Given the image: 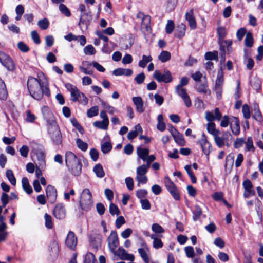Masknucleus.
Returning <instances> with one entry per match:
<instances>
[{"mask_svg": "<svg viewBox=\"0 0 263 263\" xmlns=\"http://www.w3.org/2000/svg\"><path fill=\"white\" fill-rule=\"evenodd\" d=\"M217 33L219 36V40H222L224 39L227 34L226 29L223 27H218L217 29Z\"/></svg>", "mask_w": 263, "mask_h": 263, "instance_id": "obj_58", "label": "nucleus"}, {"mask_svg": "<svg viewBox=\"0 0 263 263\" xmlns=\"http://www.w3.org/2000/svg\"><path fill=\"white\" fill-rule=\"evenodd\" d=\"M171 53L167 51H163L158 57V59L162 62L164 63L171 59Z\"/></svg>", "mask_w": 263, "mask_h": 263, "instance_id": "obj_36", "label": "nucleus"}, {"mask_svg": "<svg viewBox=\"0 0 263 263\" xmlns=\"http://www.w3.org/2000/svg\"><path fill=\"white\" fill-rule=\"evenodd\" d=\"M80 204L81 208L86 211L89 210L92 206V195L88 189L83 190L80 200Z\"/></svg>", "mask_w": 263, "mask_h": 263, "instance_id": "obj_3", "label": "nucleus"}, {"mask_svg": "<svg viewBox=\"0 0 263 263\" xmlns=\"http://www.w3.org/2000/svg\"><path fill=\"white\" fill-rule=\"evenodd\" d=\"M204 58L205 60H218V52H207L205 53L204 55Z\"/></svg>", "mask_w": 263, "mask_h": 263, "instance_id": "obj_48", "label": "nucleus"}, {"mask_svg": "<svg viewBox=\"0 0 263 263\" xmlns=\"http://www.w3.org/2000/svg\"><path fill=\"white\" fill-rule=\"evenodd\" d=\"M79 161L76 156L71 152H67L65 154V162L67 166L71 165Z\"/></svg>", "mask_w": 263, "mask_h": 263, "instance_id": "obj_21", "label": "nucleus"}, {"mask_svg": "<svg viewBox=\"0 0 263 263\" xmlns=\"http://www.w3.org/2000/svg\"><path fill=\"white\" fill-rule=\"evenodd\" d=\"M27 88L30 95L37 100H41L44 93L47 96L50 95L47 81L43 73L38 74V79L29 77L27 81Z\"/></svg>", "mask_w": 263, "mask_h": 263, "instance_id": "obj_1", "label": "nucleus"}, {"mask_svg": "<svg viewBox=\"0 0 263 263\" xmlns=\"http://www.w3.org/2000/svg\"><path fill=\"white\" fill-rule=\"evenodd\" d=\"M242 112L243 116L246 119H249L250 118V111L248 105L244 104L242 106Z\"/></svg>", "mask_w": 263, "mask_h": 263, "instance_id": "obj_56", "label": "nucleus"}, {"mask_svg": "<svg viewBox=\"0 0 263 263\" xmlns=\"http://www.w3.org/2000/svg\"><path fill=\"white\" fill-rule=\"evenodd\" d=\"M243 186L245 189L243 196L245 198H249L255 194V191L252 189L253 185L250 180L246 179L243 182Z\"/></svg>", "mask_w": 263, "mask_h": 263, "instance_id": "obj_15", "label": "nucleus"}, {"mask_svg": "<svg viewBox=\"0 0 263 263\" xmlns=\"http://www.w3.org/2000/svg\"><path fill=\"white\" fill-rule=\"evenodd\" d=\"M230 128L233 134L237 136L240 133L239 121L237 118L233 117L232 121L230 124Z\"/></svg>", "mask_w": 263, "mask_h": 263, "instance_id": "obj_19", "label": "nucleus"}, {"mask_svg": "<svg viewBox=\"0 0 263 263\" xmlns=\"http://www.w3.org/2000/svg\"><path fill=\"white\" fill-rule=\"evenodd\" d=\"M81 92L78 88H76L71 93V100L73 102H76L79 100V98L81 94Z\"/></svg>", "mask_w": 263, "mask_h": 263, "instance_id": "obj_42", "label": "nucleus"}, {"mask_svg": "<svg viewBox=\"0 0 263 263\" xmlns=\"http://www.w3.org/2000/svg\"><path fill=\"white\" fill-rule=\"evenodd\" d=\"M152 230L157 234H161L165 232L164 229L158 223H154L152 224Z\"/></svg>", "mask_w": 263, "mask_h": 263, "instance_id": "obj_43", "label": "nucleus"}, {"mask_svg": "<svg viewBox=\"0 0 263 263\" xmlns=\"http://www.w3.org/2000/svg\"><path fill=\"white\" fill-rule=\"evenodd\" d=\"M98 107L97 106L91 107L87 110V116L89 118H92L94 116L98 115Z\"/></svg>", "mask_w": 263, "mask_h": 263, "instance_id": "obj_52", "label": "nucleus"}, {"mask_svg": "<svg viewBox=\"0 0 263 263\" xmlns=\"http://www.w3.org/2000/svg\"><path fill=\"white\" fill-rule=\"evenodd\" d=\"M116 256H118L121 260L133 261L135 259L134 255L129 254L122 247H120L117 250L112 252Z\"/></svg>", "mask_w": 263, "mask_h": 263, "instance_id": "obj_9", "label": "nucleus"}, {"mask_svg": "<svg viewBox=\"0 0 263 263\" xmlns=\"http://www.w3.org/2000/svg\"><path fill=\"white\" fill-rule=\"evenodd\" d=\"M54 217L58 219H63L66 215V211L62 204H58L54 208L53 211Z\"/></svg>", "mask_w": 263, "mask_h": 263, "instance_id": "obj_16", "label": "nucleus"}, {"mask_svg": "<svg viewBox=\"0 0 263 263\" xmlns=\"http://www.w3.org/2000/svg\"><path fill=\"white\" fill-rule=\"evenodd\" d=\"M150 23H151V17L149 15H145V17L142 20L141 24L142 26L144 27L147 31H148L150 28Z\"/></svg>", "mask_w": 263, "mask_h": 263, "instance_id": "obj_50", "label": "nucleus"}, {"mask_svg": "<svg viewBox=\"0 0 263 263\" xmlns=\"http://www.w3.org/2000/svg\"><path fill=\"white\" fill-rule=\"evenodd\" d=\"M96 259L95 255L91 253L86 254L85 263H95Z\"/></svg>", "mask_w": 263, "mask_h": 263, "instance_id": "obj_64", "label": "nucleus"}, {"mask_svg": "<svg viewBox=\"0 0 263 263\" xmlns=\"http://www.w3.org/2000/svg\"><path fill=\"white\" fill-rule=\"evenodd\" d=\"M175 142L181 146L185 144V141L183 139V136L179 132H177L173 136Z\"/></svg>", "mask_w": 263, "mask_h": 263, "instance_id": "obj_38", "label": "nucleus"}, {"mask_svg": "<svg viewBox=\"0 0 263 263\" xmlns=\"http://www.w3.org/2000/svg\"><path fill=\"white\" fill-rule=\"evenodd\" d=\"M135 130L130 131L127 134V138L129 140H132L138 135L137 130H142V128L139 124L136 125L135 126Z\"/></svg>", "mask_w": 263, "mask_h": 263, "instance_id": "obj_35", "label": "nucleus"}, {"mask_svg": "<svg viewBox=\"0 0 263 263\" xmlns=\"http://www.w3.org/2000/svg\"><path fill=\"white\" fill-rule=\"evenodd\" d=\"M102 105L106 111L110 114H113L116 111V109L114 107L110 106L105 102H102Z\"/></svg>", "mask_w": 263, "mask_h": 263, "instance_id": "obj_53", "label": "nucleus"}, {"mask_svg": "<svg viewBox=\"0 0 263 263\" xmlns=\"http://www.w3.org/2000/svg\"><path fill=\"white\" fill-rule=\"evenodd\" d=\"M36 119V117L34 114H32L30 110H27L26 111V121L27 122L33 123Z\"/></svg>", "mask_w": 263, "mask_h": 263, "instance_id": "obj_63", "label": "nucleus"}, {"mask_svg": "<svg viewBox=\"0 0 263 263\" xmlns=\"http://www.w3.org/2000/svg\"><path fill=\"white\" fill-rule=\"evenodd\" d=\"M245 45L248 47H251L253 45V38L251 33L248 32L246 33L245 39Z\"/></svg>", "mask_w": 263, "mask_h": 263, "instance_id": "obj_39", "label": "nucleus"}, {"mask_svg": "<svg viewBox=\"0 0 263 263\" xmlns=\"http://www.w3.org/2000/svg\"><path fill=\"white\" fill-rule=\"evenodd\" d=\"M133 71L130 69H125L122 68H118L115 69L112 74L116 76H130L132 75Z\"/></svg>", "mask_w": 263, "mask_h": 263, "instance_id": "obj_24", "label": "nucleus"}, {"mask_svg": "<svg viewBox=\"0 0 263 263\" xmlns=\"http://www.w3.org/2000/svg\"><path fill=\"white\" fill-rule=\"evenodd\" d=\"M46 193L47 199L51 203L56 201L57 192L56 189L51 185H48L46 189Z\"/></svg>", "mask_w": 263, "mask_h": 263, "instance_id": "obj_12", "label": "nucleus"}, {"mask_svg": "<svg viewBox=\"0 0 263 263\" xmlns=\"http://www.w3.org/2000/svg\"><path fill=\"white\" fill-rule=\"evenodd\" d=\"M112 149V145L109 142H105L101 145V151L103 154L108 153Z\"/></svg>", "mask_w": 263, "mask_h": 263, "instance_id": "obj_47", "label": "nucleus"}, {"mask_svg": "<svg viewBox=\"0 0 263 263\" xmlns=\"http://www.w3.org/2000/svg\"><path fill=\"white\" fill-rule=\"evenodd\" d=\"M137 153L138 157L145 161L146 158L148 156L149 151L147 148H143L141 147H138L137 148Z\"/></svg>", "mask_w": 263, "mask_h": 263, "instance_id": "obj_29", "label": "nucleus"}, {"mask_svg": "<svg viewBox=\"0 0 263 263\" xmlns=\"http://www.w3.org/2000/svg\"><path fill=\"white\" fill-rule=\"evenodd\" d=\"M222 115L218 108L214 109V115L211 111H206L205 118L209 122H212L214 120L220 121L221 119Z\"/></svg>", "mask_w": 263, "mask_h": 263, "instance_id": "obj_14", "label": "nucleus"}, {"mask_svg": "<svg viewBox=\"0 0 263 263\" xmlns=\"http://www.w3.org/2000/svg\"><path fill=\"white\" fill-rule=\"evenodd\" d=\"M252 117L257 121H261L262 120V115L258 105L254 106Z\"/></svg>", "mask_w": 263, "mask_h": 263, "instance_id": "obj_37", "label": "nucleus"}, {"mask_svg": "<svg viewBox=\"0 0 263 263\" xmlns=\"http://www.w3.org/2000/svg\"><path fill=\"white\" fill-rule=\"evenodd\" d=\"M69 170L74 176H79L81 173L82 165L80 161L67 166Z\"/></svg>", "mask_w": 263, "mask_h": 263, "instance_id": "obj_20", "label": "nucleus"}, {"mask_svg": "<svg viewBox=\"0 0 263 263\" xmlns=\"http://www.w3.org/2000/svg\"><path fill=\"white\" fill-rule=\"evenodd\" d=\"M107 242L110 251L111 252H114L119 244L118 235L116 231H111L107 238Z\"/></svg>", "mask_w": 263, "mask_h": 263, "instance_id": "obj_10", "label": "nucleus"}, {"mask_svg": "<svg viewBox=\"0 0 263 263\" xmlns=\"http://www.w3.org/2000/svg\"><path fill=\"white\" fill-rule=\"evenodd\" d=\"M87 64V65H91V63L87 61H84L82 62V65L83 66H81L79 67L80 70L83 72L84 74L91 75L92 74L93 72L92 70H88L84 66Z\"/></svg>", "mask_w": 263, "mask_h": 263, "instance_id": "obj_51", "label": "nucleus"}, {"mask_svg": "<svg viewBox=\"0 0 263 263\" xmlns=\"http://www.w3.org/2000/svg\"><path fill=\"white\" fill-rule=\"evenodd\" d=\"M153 77L159 82L167 83L172 80L171 73L168 70L165 71L164 73L156 70L153 74Z\"/></svg>", "mask_w": 263, "mask_h": 263, "instance_id": "obj_8", "label": "nucleus"}, {"mask_svg": "<svg viewBox=\"0 0 263 263\" xmlns=\"http://www.w3.org/2000/svg\"><path fill=\"white\" fill-rule=\"evenodd\" d=\"M109 212L111 215H119L120 213L118 206L112 203L109 205Z\"/></svg>", "mask_w": 263, "mask_h": 263, "instance_id": "obj_59", "label": "nucleus"}, {"mask_svg": "<svg viewBox=\"0 0 263 263\" xmlns=\"http://www.w3.org/2000/svg\"><path fill=\"white\" fill-rule=\"evenodd\" d=\"M199 142L204 154L209 155L212 149V145L208 141L206 136L204 133L202 134Z\"/></svg>", "mask_w": 263, "mask_h": 263, "instance_id": "obj_11", "label": "nucleus"}, {"mask_svg": "<svg viewBox=\"0 0 263 263\" xmlns=\"http://www.w3.org/2000/svg\"><path fill=\"white\" fill-rule=\"evenodd\" d=\"M185 20L187 21L189 26L191 29H195L197 27V24L192 9L187 11L185 15Z\"/></svg>", "mask_w": 263, "mask_h": 263, "instance_id": "obj_17", "label": "nucleus"}, {"mask_svg": "<svg viewBox=\"0 0 263 263\" xmlns=\"http://www.w3.org/2000/svg\"><path fill=\"white\" fill-rule=\"evenodd\" d=\"M0 62L9 71L15 69V64L11 58L2 51H0Z\"/></svg>", "mask_w": 263, "mask_h": 263, "instance_id": "obj_7", "label": "nucleus"}, {"mask_svg": "<svg viewBox=\"0 0 263 263\" xmlns=\"http://www.w3.org/2000/svg\"><path fill=\"white\" fill-rule=\"evenodd\" d=\"M158 124L157 125V129L161 132H163L165 130L166 125L163 121V116L162 115H159L157 117Z\"/></svg>", "mask_w": 263, "mask_h": 263, "instance_id": "obj_32", "label": "nucleus"}, {"mask_svg": "<svg viewBox=\"0 0 263 263\" xmlns=\"http://www.w3.org/2000/svg\"><path fill=\"white\" fill-rule=\"evenodd\" d=\"M96 52V49L91 45H88L84 48V52L86 55H93Z\"/></svg>", "mask_w": 263, "mask_h": 263, "instance_id": "obj_57", "label": "nucleus"}, {"mask_svg": "<svg viewBox=\"0 0 263 263\" xmlns=\"http://www.w3.org/2000/svg\"><path fill=\"white\" fill-rule=\"evenodd\" d=\"M164 183L166 189L176 200L180 199V194L176 185L168 176L164 178Z\"/></svg>", "mask_w": 263, "mask_h": 263, "instance_id": "obj_5", "label": "nucleus"}, {"mask_svg": "<svg viewBox=\"0 0 263 263\" xmlns=\"http://www.w3.org/2000/svg\"><path fill=\"white\" fill-rule=\"evenodd\" d=\"M22 186L24 190L28 194H30L32 193V189L29 183L28 179L26 177H23L22 179Z\"/></svg>", "mask_w": 263, "mask_h": 263, "instance_id": "obj_31", "label": "nucleus"}, {"mask_svg": "<svg viewBox=\"0 0 263 263\" xmlns=\"http://www.w3.org/2000/svg\"><path fill=\"white\" fill-rule=\"evenodd\" d=\"M174 29V22L171 20L167 21V24L165 27V31L167 34H171Z\"/></svg>", "mask_w": 263, "mask_h": 263, "instance_id": "obj_61", "label": "nucleus"}, {"mask_svg": "<svg viewBox=\"0 0 263 263\" xmlns=\"http://www.w3.org/2000/svg\"><path fill=\"white\" fill-rule=\"evenodd\" d=\"M184 169L186 171L188 175L190 176L191 181L193 183H195L197 182V179L191 170V165H186L184 166Z\"/></svg>", "mask_w": 263, "mask_h": 263, "instance_id": "obj_40", "label": "nucleus"}, {"mask_svg": "<svg viewBox=\"0 0 263 263\" xmlns=\"http://www.w3.org/2000/svg\"><path fill=\"white\" fill-rule=\"evenodd\" d=\"M152 60V58L151 55L146 56L143 55L141 60L139 61L138 65L141 68H145L147 64Z\"/></svg>", "mask_w": 263, "mask_h": 263, "instance_id": "obj_34", "label": "nucleus"}, {"mask_svg": "<svg viewBox=\"0 0 263 263\" xmlns=\"http://www.w3.org/2000/svg\"><path fill=\"white\" fill-rule=\"evenodd\" d=\"M93 125L98 128L106 130L107 129L109 124L103 121H97L93 122Z\"/></svg>", "mask_w": 263, "mask_h": 263, "instance_id": "obj_46", "label": "nucleus"}, {"mask_svg": "<svg viewBox=\"0 0 263 263\" xmlns=\"http://www.w3.org/2000/svg\"><path fill=\"white\" fill-rule=\"evenodd\" d=\"M202 211L201 209L198 205H196L195 210L193 211V219L195 221L197 220L199 217L201 215Z\"/></svg>", "mask_w": 263, "mask_h": 263, "instance_id": "obj_55", "label": "nucleus"}, {"mask_svg": "<svg viewBox=\"0 0 263 263\" xmlns=\"http://www.w3.org/2000/svg\"><path fill=\"white\" fill-rule=\"evenodd\" d=\"M4 216H0V241H3L5 240L7 235V233L6 231L7 226L6 223L4 222Z\"/></svg>", "mask_w": 263, "mask_h": 263, "instance_id": "obj_23", "label": "nucleus"}, {"mask_svg": "<svg viewBox=\"0 0 263 263\" xmlns=\"http://www.w3.org/2000/svg\"><path fill=\"white\" fill-rule=\"evenodd\" d=\"M231 138L232 135L228 131H223L213 137L215 144L219 148H222L224 146L229 147V140Z\"/></svg>", "mask_w": 263, "mask_h": 263, "instance_id": "obj_4", "label": "nucleus"}, {"mask_svg": "<svg viewBox=\"0 0 263 263\" xmlns=\"http://www.w3.org/2000/svg\"><path fill=\"white\" fill-rule=\"evenodd\" d=\"M186 26L183 23H181L176 27L175 31V36L178 38H181L185 35Z\"/></svg>", "mask_w": 263, "mask_h": 263, "instance_id": "obj_26", "label": "nucleus"}, {"mask_svg": "<svg viewBox=\"0 0 263 263\" xmlns=\"http://www.w3.org/2000/svg\"><path fill=\"white\" fill-rule=\"evenodd\" d=\"M7 97V91L3 80L0 78V99L6 100Z\"/></svg>", "mask_w": 263, "mask_h": 263, "instance_id": "obj_30", "label": "nucleus"}, {"mask_svg": "<svg viewBox=\"0 0 263 263\" xmlns=\"http://www.w3.org/2000/svg\"><path fill=\"white\" fill-rule=\"evenodd\" d=\"M48 133L53 143L58 145L61 144L62 136L58 125L55 122L47 124Z\"/></svg>", "mask_w": 263, "mask_h": 263, "instance_id": "obj_2", "label": "nucleus"}, {"mask_svg": "<svg viewBox=\"0 0 263 263\" xmlns=\"http://www.w3.org/2000/svg\"><path fill=\"white\" fill-rule=\"evenodd\" d=\"M207 130L213 137L215 136L217 134H220V131L216 128V124L213 121L209 122L207 124Z\"/></svg>", "mask_w": 263, "mask_h": 263, "instance_id": "obj_28", "label": "nucleus"}, {"mask_svg": "<svg viewBox=\"0 0 263 263\" xmlns=\"http://www.w3.org/2000/svg\"><path fill=\"white\" fill-rule=\"evenodd\" d=\"M65 243L66 246L71 249H74L77 244V238L74 233L72 231H69L67 236Z\"/></svg>", "mask_w": 263, "mask_h": 263, "instance_id": "obj_13", "label": "nucleus"}, {"mask_svg": "<svg viewBox=\"0 0 263 263\" xmlns=\"http://www.w3.org/2000/svg\"><path fill=\"white\" fill-rule=\"evenodd\" d=\"M134 104L136 106V110L139 113L144 111L143 101L140 97H134L132 98Z\"/></svg>", "mask_w": 263, "mask_h": 263, "instance_id": "obj_22", "label": "nucleus"}, {"mask_svg": "<svg viewBox=\"0 0 263 263\" xmlns=\"http://www.w3.org/2000/svg\"><path fill=\"white\" fill-rule=\"evenodd\" d=\"M244 63L248 70H251L254 65L253 60L251 58L248 57L247 55L245 56Z\"/></svg>", "mask_w": 263, "mask_h": 263, "instance_id": "obj_49", "label": "nucleus"}, {"mask_svg": "<svg viewBox=\"0 0 263 263\" xmlns=\"http://www.w3.org/2000/svg\"><path fill=\"white\" fill-rule=\"evenodd\" d=\"M245 151L254 153L255 151V147L253 144V141L251 137L247 138V141L245 142Z\"/></svg>", "mask_w": 263, "mask_h": 263, "instance_id": "obj_27", "label": "nucleus"}, {"mask_svg": "<svg viewBox=\"0 0 263 263\" xmlns=\"http://www.w3.org/2000/svg\"><path fill=\"white\" fill-rule=\"evenodd\" d=\"M51 255L54 257H57L59 253V246L57 242H53L51 244Z\"/></svg>", "mask_w": 263, "mask_h": 263, "instance_id": "obj_62", "label": "nucleus"}, {"mask_svg": "<svg viewBox=\"0 0 263 263\" xmlns=\"http://www.w3.org/2000/svg\"><path fill=\"white\" fill-rule=\"evenodd\" d=\"M138 252L141 257L145 263H149V258L148 256L149 249L146 245H143V248L138 249Z\"/></svg>", "mask_w": 263, "mask_h": 263, "instance_id": "obj_18", "label": "nucleus"}, {"mask_svg": "<svg viewBox=\"0 0 263 263\" xmlns=\"http://www.w3.org/2000/svg\"><path fill=\"white\" fill-rule=\"evenodd\" d=\"M6 175L11 184L15 185L16 184V179L12 171L11 170H7Z\"/></svg>", "mask_w": 263, "mask_h": 263, "instance_id": "obj_41", "label": "nucleus"}, {"mask_svg": "<svg viewBox=\"0 0 263 263\" xmlns=\"http://www.w3.org/2000/svg\"><path fill=\"white\" fill-rule=\"evenodd\" d=\"M93 172L95 173L97 177L102 178L104 176L105 173L102 165L100 164H96L93 168Z\"/></svg>", "mask_w": 263, "mask_h": 263, "instance_id": "obj_33", "label": "nucleus"}, {"mask_svg": "<svg viewBox=\"0 0 263 263\" xmlns=\"http://www.w3.org/2000/svg\"><path fill=\"white\" fill-rule=\"evenodd\" d=\"M59 10L66 16L69 17L71 15V13L68 8L64 4H61L59 5Z\"/></svg>", "mask_w": 263, "mask_h": 263, "instance_id": "obj_60", "label": "nucleus"}, {"mask_svg": "<svg viewBox=\"0 0 263 263\" xmlns=\"http://www.w3.org/2000/svg\"><path fill=\"white\" fill-rule=\"evenodd\" d=\"M37 159V164L41 169L45 167V156L44 153L42 151H40L36 153Z\"/></svg>", "mask_w": 263, "mask_h": 263, "instance_id": "obj_25", "label": "nucleus"}, {"mask_svg": "<svg viewBox=\"0 0 263 263\" xmlns=\"http://www.w3.org/2000/svg\"><path fill=\"white\" fill-rule=\"evenodd\" d=\"M37 25L41 29L46 30L49 27V22L47 18H45L44 19L39 20Z\"/></svg>", "mask_w": 263, "mask_h": 263, "instance_id": "obj_44", "label": "nucleus"}, {"mask_svg": "<svg viewBox=\"0 0 263 263\" xmlns=\"http://www.w3.org/2000/svg\"><path fill=\"white\" fill-rule=\"evenodd\" d=\"M148 170V166L145 164L142 165L137 168L136 179L138 184H145L147 181V177L146 174ZM139 185V184H138Z\"/></svg>", "mask_w": 263, "mask_h": 263, "instance_id": "obj_6", "label": "nucleus"}, {"mask_svg": "<svg viewBox=\"0 0 263 263\" xmlns=\"http://www.w3.org/2000/svg\"><path fill=\"white\" fill-rule=\"evenodd\" d=\"M44 218L45 220L46 227L47 229H51L53 227V223L51 216L48 215L47 213H45L44 215Z\"/></svg>", "mask_w": 263, "mask_h": 263, "instance_id": "obj_54", "label": "nucleus"}, {"mask_svg": "<svg viewBox=\"0 0 263 263\" xmlns=\"http://www.w3.org/2000/svg\"><path fill=\"white\" fill-rule=\"evenodd\" d=\"M76 144L79 149L82 151L85 152L88 148V144L87 143L83 141L81 139L78 138L76 140Z\"/></svg>", "mask_w": 263, "mask_h": 263, "instance_id": "obj_45", "label": "nucleus"}]
</instances>
